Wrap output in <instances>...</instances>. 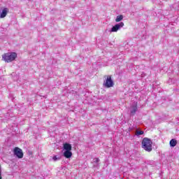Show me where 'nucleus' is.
<instances>
[{"label":"nucleus","mask_w":179,"mask_h":179,"mask_svg":"<svg viewBox=\"0 0 179 179\" xmlns=\"http://www.w3.org/2000/svg\"><path fill=\"white\" fill-rule=\"evenodd\" d=\"M152 140L148 138H144L142 141V148L145 150V152H152Z\"/></svg>","instance_id":"obj_1"},{"label":"nucleus","mask_w":179,"mask_h":179,"mask_svg":"<svg viewBox=\"0 0 179 179\" xmlns=\"http://www.w3.org/2000/svg\"><path fill=\"white\" fill-rule=\"evenodd\" d=\"M17 57V54H16V52H10L5 54L2 56V58L6 62H12V61H15V59H16Z\"/></svg>","instance_id":"obj_2"},{"label":"nucleus","mask_w":179,"mask_h":179,"mask_svg":"<svg viewBox=\"0 0 179 179\" xmlns=\"http://www.w3.org/2000/svg\"><path fill=\"white\" fill-rule=\"evenodd\" d=\"M104 78L103 86L107 88L113 87L114 86V81L111 78V76H105Z\"/></svg>","instance_id":"obj_3"},{"label":"nucleus","mask_w":179,"mask_h":179,"mask_svg":"<svg viewBox=\"0 0 179 179\" xmlns=\"http://www.w3.org/2000/svg\"><path fill=\"white\" fill-rule=\"evenodd\" d=\"M13 153L18 159H23V151H22V149L15 147L13 150Z\"/></svg>","instance_id":"obj_4"},{"label":"nucleus","mask_w":179,"mask_h":179,"mask_svg":"<svg viewBox=\"0 0 179 179\" xmlns=\"http://www.w3.org/2000/svg\"><path fill=\"white\" fill-rule=\"evenodd\" d=\"M122 27H124V22H122L114 25L110 29V33H115L117 30L121 29Z\"/></svg>","instance_id":"obj_5"},{"label":"nucleus","mask_w":179,"mask_h":179,"mask_svg":"<svg viewBox=\"0 0 179 179\" xmlns=\"http://www.w3.org/2000/svg\"><path fill=\"white\" fill-rule=\"evenodd\" d=\"M63 150L64 151H71L72 145L70 143H65L63 144Z\"/></svg>","instance_id":"obj_6"},{"label":"nucleus","mask_w":179,"mask_h":179,"mask_svg":"<svg viewBox=\"0 0 179 179\" xmlns=\"http://www.w3.org/2000/svg\"><path fill=\"white\" fill-rule=\"evenodd\" d=\"M9 13V9L8 8H3L2 12L0 14V17L1 19H3V17H6V15H8V13Z\"/></svg>","instance_id":"obj_7"},{"label":"nucleus","mask_w":179,"mask_h":179,"mask_svg":"<svg viewBox=\"0 0 179 179\" xmlns=\"http://www.w3.org/2000/svg\"><path fill=\"white\" fill-rule=\"evenodd\" d=\"M136 111H138V106L136 103H135L131 106V115H134L136 114Z\"/></svg>","instance_id":"obj_8"},{"label":"nucleus","mask_w":179,"mask_h":179,"mask_svg":"<svg viewBox=\"0 0 179 179\" xmlns=\"http://www.w3.org/2000/svg\"><path fill=\"white\" fill-rule=\"evenodd\" d=\"M63 156L66 157V159H71V157H72V152L64 151Z\"/></svg>","instance_id":"obj_9"},{"label":"nucleus","mask_w":179,"mask_h":179,"mask_svg":"<svg viewBox=\"0 0 179 179\" xmlns=\"http://www.w3.org/2000/svg\"><path fill=\"white\" fill-rule=\"evenodd\" d=\"M169 145L171 148H175V146H177V140L172 138L169 142Z\"/></svg>","instance_id":"obj_10"},{"label":"nucleus","mask_w":179,"mask_h":179,"mask_svg":"<svg viewBox=\"0 0 179 179\" xmlns=\"http://www.w3.org/2000/svg\"><path fill=\"white\" fill-rule=\"evenodd\" d=\"M123 19H124V15H117L116 17L115 22H116V23H118L120 22H121V20H122Z\"/></svg>","instance_id":"obj_11"},{"label":"nucleus","mask_w":179,"mask_h":179,"mask_svg":"<svg viewBox=\"0 0 179 179\" xmlns=\"http://www.w3.org/2000/svg\"><path fill=\"white\" fill-rule=\"evenodd\" d=\"M143 134H145V131H137L136 132V136H141V135H143Z\"/></svg>","instance_id":"obj_12"},{"label":"nucleus","mask_w":179,"mask_h":179,"mask_svg":"<svg viewBox=\"0 0 179 179\" xmlns=\"http://www.w3.org/2000/svg\"><path fill=\"white\" fill-rule=\"evenodd\" d=\"M54 162H57V160H60L61 159V156H58V155H56V156H54L52 157Z\"/></svg>","instance_id":"obj_13"},{"label":"nucleus","mask_w":179,"mask_h":179,"mask_svg":"<svg viewBox=\"0 0 179 179\" xmlns=\"http://www.w3.org/2000/svg\"><path fill=\"white\" fill-rule=\"evenodd\" d=\"M93 162H94V163L97 164V163H99V162H100V159H99V158H94L93 159Z\"/></svg>","instance_id":"obj_14"},{"label":"nucleus","mask_w":179,"mask_h":179,"mask_svg":"<svg viewBox=\"0 0 179 179\" xmlns=\"http://www.w3.org/2000/svg\"><path fill=\"white\" fill-rule=\"evenodd\" d=\"M1 176V166H0V179H2V176Z\"/></svg>","instance_id":"obj_15"}]
</instances>
